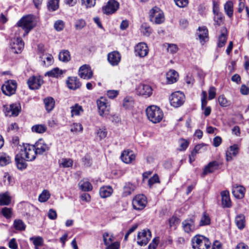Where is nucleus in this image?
Masks as SVG:
<instances>
[{
	"instance_id": "69168bd1",
	"label": "nucleus",
	"mask_w": 249,
	"mask_h": 249,
	"mask_svg": "<svg viewBox=\"0 0 249 249\" xmlns=\"http://www.w3.org/2000/svg\"><path fill=\"white\" fill-rule=\"evenodd\" d=\"M168 47L167 50L168 52L171 53H175L177 52L178 47L177 45L174 44H168Z\"/></svg>"
},
{
	"instance_id": "2f4dec72",
	"label": "nucleus",
	"mask_w": 249,
	"mask_h": 249,
	"mask_svg": "<svg viewBox=\"0 0 249 249\" xmlns=\"http://www.w3.org/2000/svg\"><path fill=\"white\" fill-rule=\"evenodd\" d=\"M227 29L223 27L221 30V34L218 38V46L219 47H222L225 45L227 41Z\"/></svg>"
},
{
	"instance_id": "9b49d317",
	"label": "nucleus",
	"mask_w": 249,
	"mask_h": 249,
	"mask_svg": "<svg viewBox=\"0 0 249 249\" xmlns=\"http://www.w3.org/2000/svg\"><path fill=\"white\" fill-rule=\"evenodd\" d=\"M17 86V83L15 80H8L1 87V90L5 95L11 96L15 93Z\"/></svg>"
},
{
	"instance_id": "5701e85b",
	"label": "nucleus",
	"mask_w": 249,
	"mask_h": 249,
	"mask_svg": "<svg viewBox=\"0 0 249 249\" xmlns=\"http://www.w3.org/2000/svg\"><path fill=\"white\" fill-rule=\"evenodd\" d=\"M68 87L71 89L75 90L79 88L81 84L76 77H69L66 81Z\"/></svg>"
},
{
	"instance_id": "4c0bfd02",
	"label": "nucleus",
	"mask_w": 249,
	"mask_h": 249,
	"mask_svg": "<svg viewBox=\"0 0 249 249\" xmlns=\"http://www.w3.org/2000/svg\"><path fill=\"white\" fill-rule=\"evenodd\" d=\"M59 0H48L47 7L49 11L53 12L59 8Z\"/></svg>"
},
{
	"instance_id": "4be33fe9",
	"label": "nucleus",
	"mask_w": 249,
	"mask_h": 249,
	"mask_svg": "<svg viewBox=\"0 0 249 249\" xmlns=\"http://www.w3.org/2000/svg\"><path fill=\"white\" fill-rule=\"evenodd\" d=\"M122 160L126 163H131L135 159V155L131 150H124L121 156Z\"/></svg>"
},
{
	"instance_id": "4d7b16f0",
	"label": "nucleus",
	"mask_w": 249,
	"mask_h": 249,
	"mask_svg": "<svg viewBox=\"0 0 249 249\" xmlns=\"http://www.w3.org/2000/svg\"><path fill=\"white\" fill-rule=\"evenodd\" d=\"M73 161L71 159H62L60 164L63 167L67 168L71 167L72 165Z\"/></svg>"
},
{
	"instance_id": "7c9ffc66",
	"label": "nucleus",
	"mask_w": 249,
	"mask_h": 249,
	"mask_svg": "<svg viewBox=\"0 0 249 249\" xmlns=\"http://www.w3.org/2000/svg\"><path fill=\"white\" fill-rule=\"evenodd\" d=\"M44 103L46 110L48 112L51 111L55 106V101L53 98L48 97L44 99Z\"/></svg>"
},
{
	"instance_id": "473e14b6",
	"label": "nucleus",
	"mask_w": 249,
	"mask_h": 249,
	"mask_svg": "<svg viewBox=\"0 0 249 249\" xmlns=\"http://www.w3.org/2000/svg\"><path fill=\"white\" fill-rule=\"evenodd\" d=\"M26 159L22 156H19V153L15 157V161L18 169L23 170L26 168L27 163L25 161Z\"/></svg>"
},
{
	"instance_id": "5fc2aeb1",
	"label": "nucleus",
	"mask_w": 249,
	"mask_h": 249,
	"mask_svg": "<svg viewBox=\"0 0 249 249\" xmlns=\"http://www.w3.org/2000/svg\"><path fill=\"white\" fill-rule=\"evenodd\" d=\"M141 31L143 35L146 36H149L152 33L151 28L146 24H142L141 26Z\"/></svg>"
},
{
	"instance_id": "f257e3e1",
	"label": "nucleus",
	"mask_w": 249,
	"mask_h": 249,
	"mask_svg": "<svg viewBox=\"0 0 249 249\" xmlns=\"http://www.w3.org/2000/svg\"><path fill=\"white\" fill-rule=\"evenodd\" d=\"M146 113L148 119L154 124L160 122L163 116L162 111L156 106L148 107L146 109Z\"/></svg>"
},
{
	"instance_id": "cd10ccee",
	"label": "nucleus",
	"mask_w": 249,
	"mask_h": 249,
	"mask_svg": "<svg viewBox=\"0 0 249 249\" xmlns=\"http://www.w3.org/2000/svg\"><path fill=\"white\" fill-rule=\"evenodd\" d=\"M218 167V163L216 161L210 162L204 168L202 175L203 176L209 173L213 172L217 169Z\"/></svg>"
},
{
	"instance_id": "6e6d98bb",
	"label": "nucleus",
	"mask_w": 249,
	"mask_h": 249,
	"mask_svg": "<svg viewBox=\"0 0 249 249\" xmlns=\"http://www.w3.org/2000/svg\"><path fill=\"white\" fill-rule=\"evenodd\" d=\"M179 223V219L176 216H172L169 219V224L170 227H174L175 229L176 228L177 226Z\"/></svg>"
},
{
	"instance_id": "6e6552de",
	"label": "nucleus",
	"mask_w": 249,
	"mask_h": 249,
	"mask_svg": "<svg viewBox=\"0 0 249 249\" xmlns=\"http://www.w3.org/2000/svg\"><path fill=\"white\" fill-rule=\"evenodd\" d=\"M21 111V106L19 103L16 102L9 106H4V112L6 116L16 117Z\"/></svg>"
},
{
	"instance_id": "79ce46f5",
	"label": "nucleus",
	"mask_w": 249,
	"mask_h": 249,
	"mask_svg": "<svg viewBox=\"0 0 249 249\" xmlns=\"http://www.w3.org/2000/svg\"><path fill=\"white\" fill-rule=\"evenodd\" d=\"M103 238L105 245L109 244L114 240L113 235L112 233L107 232H106L103 234Z\"/></svg>"
},
{
	"instance_id": "c9c22d12",
	"label": "nucleus",
	"mask_w": 249,
	"mask_h": 249,
	"mask_svg": "<svg viewBox=\"0 0 249 249\" xmlns=\"http://www.w3.org/2000/svg\"><path fill=\"white\" fill-rule=\"evenodd\" d=\"M63 74L62 70L58 68H54L50 71L45 73V76H48L49 77L58 78Z\"/></svg>"
},
{
	"instance_id": "774afa93",
	"label": "nucleus",
	"mask_w": 249,
	"mask_h": 249,
	"mask_svg": "<svg viewBox=\"0 0 249 249\" xmlns=\"http://www.w3.org/2000/svg\"><path fill=\"white\" fill-rule=\"evenodd\" d=\"M106 249H119L120 243L118 242H111L108 245H106Z\"/></svg>"
},
{
	"instance_id": "4468645a",
	"label": "nucleus",
	"mask_w": 249,
	"mask_h": 249,
	"mask_svg": "<svg viewBox=\"0 0 249 249\" xmlns=\"http://www.w3.org/2000/svg\"><path fill=\"white\" fill-rule=\"evenodd\" d=\"M43 83V81L40 76H32L27 81L28 85L32 89H38Z\"/></svg>"
},
{
	"instance_id": "ea45409f",
	"label": "nucleus",
	"mask_w": 249,
	"mask_h": 249,
	"mask_svg": "<svg viewBox=\"0 0 249 249\" xmlns=\"http://www.w3.org/2000/svg\"><path fill=\"white\" fill-rule=\"evenodd\" d=\"M224 10L229 17L231 18L233 15V3L231 1H227L224 5Z\"/></svg>"
},
{
	"instance_id": "13d9d810",
	"label": "nucleus",
	"mask_w": 249,
	"mask_h": 249,
	"mask_svg": "<svg viewBox=\"0 0 249 249\" xmlns=\"http://www.w3.org/2000/svg\"><path fill=\"white\" fill-rule=\"evenodd\" d=\"M83 126L80 123H73L71 126V131L72 132H82Z\"/></svg>"
},
{
	"instance_id": "c85d7f7f",
	"label": "nucleus",
	"mask_w": 249,
	"mask_h": 249,
	"mask_svg": "<svg viewBox=\"0 0 249 249\" xmlns=\"http://www.w3.org/2000/svg\"><path fill=\"white\" fill-rule=\"evenodd\" d=\"M113 193V189L110 186H103L99 191L100 196L102 198L110 196Z\"/></svg>"
},
{
	"instance_id": "f3484780",
	"label": "nucleus",
	"mask_w": 249,
	"mask_h": 249,
	"mask_svg": "<svg viewBox=\"0 0 249 249\" xmlns=\"http://www.w3.org/2000/svg\"><path fill=\"white\" fill-rule=\"evenodd\" d=\"M34 147L36 148L37 154L41 155L49 150L50 145L46 144L42 139H39L36 142Z\"/></svg>"
},
{
	"instance_id": "2eb2a0df",
	"label": "nucleus",
	"mask_w": 249,
	"mask_h": 249,
	"mask_svg": "<svg viewBox=\"0 0 249 249\" xmlns=\"http://www.w3.org/2000/svg\"><path fill=\"white\" fill-rule=\"evenodd\" d=\"M149 50L146 43L141 42L135 47V53L136 55L140 57H143L148 53Z\"/></svg>"
},
{
	"instance_id": "6ab92c4d",
	"label": "nucleus",
	"mask_w": 249,
	"mask_h": 249,
	"mask_svg": "<svg viewBox=\"0 0 249 249\" xmlns=\"http://www.w3.org/2000/svg\"><path fill=\"white\" fill-rule=\"evenodd\" d=\"M24 45V42L20 38L17 37L14 38L13 41V44H11L12 52L15 53H20L23 49Z\"/></svg>"
},
{
	"instance_id": "8fccbe9b",
	"label": "nucleus",
	"mask_w": 249,
	"mask_h": 249,
	"mask_svg": "<svg viewBox=\"0 0 249 249\" xmlns=\"http://www.w3.org/2000/svg\"><path fill=\"white\" fill-rule=\"evenodd\" d=\"M50 197V194L47 190H44L39 196L38 200L41 202L47 201Z\"/></svg>"
},
{
	"instance_id": "a878e982",
	"label": "nucleus",
	"mask_w": 249,
	"mask_h": 249,
	"mask_svg": "<svg viewBox=\"0 0 249 249\" xmlns=\"http://www.w3.org/2000/svg\"><path fill=\"white\" fill-rule=\"evenodd\" d=\"M222 197V205L223 208H230L231 206V202L230 198L229 192L224 191L221 193Z\"/></svg>"
},
{
	"instance_id": "bf43d9fd",
	"label": "nucleus",
	"mask_w": 249,
	"mask_h": 249,
	"mask_svg": "<svg viewBox=\"0 0 249 249\" xmlns=\"http://www.w3.org/2000/svg\"><path fill=\"white\" fill-rule=\"evenodd\" d=\"M223 21V16L222 14H218L214 15V25L216 26H219L221 25Z\"/></svg>"
},
{
	"instance_id": "09e8293b",
	"label": "nucleus",
	"mask_w": 249,
	"mask_h": 249,
	"mask_svg": "<svg viewBox=\"0 0 249 249\" xmlns=\"http://www.w3.org/2000/svg\"><path fill=\"white\" fill-rule=\"evenodd\" d=\"M31 241H33V243L35 246H42L44 244V240L42 237L36 236L32 237L30 238Z\"/></svg>"
},
{
	"instance_id": "603ef678",
	"label": "nucleus",
	"mask_w": 249,
	"mask_h": 249,
	"mask_svg": "<svg viewBox=\"0 0 249 249\" xmlns=\"http://www.w3.org/2000/svg\"><path fill=\"white\" fill-rule=\"evenodd\" d=\"M107 134V131L105 127L99 128L97 130L96 135L99 138L100 140L105 138Z\"/></svg>"
},
{
	"instance_id": "7ed1b4c3",
	"label": "nucleus",
	"mask_w": 249,
	"mask_h": 249,
	"mask_svg": "<svg viewBox=\"0 0 249 249\" xmlns=\"http://www.w3.org/2000/svg\"><path fill=\"white\" fill-rule=\"evenodd\" d=\"M33 16L27 15L23 17L17 23L18 27H21L25 31L24 36H25L34 28Z\"/></svg>"
},
{
	"instance_id": "f704fd0d",
	"label": "nucleus",
	"mask_w": 249,
	"mask_h": 249,
	"mask_svg": "<svg viewBox=\"0 0 249 249\" xmlns=\"http://www.w3.org/2000/svg\"><path fill=\"white\" fill-rule=\"evenodd\" d=\"M78 185L80 188L83 191L88 192L90 191L92 189V185L87 180H82L79 183Z\"/></svg>"
},
{
	"instance_id": "49530a36",
	"label": "nucleus",
	"mask_w": 249,
	"mask_h": 249,
	"mask_svg": "<svg viewBox=\"0 0 249 249\" xmlns=\"http://www.w3.org/2000/svg\"><path fill=\"white\" fill-rule=\"evenodd\" d=\"M13 225L15 229L18 231H24L26 228V225L24 222L20 219L15 220Z\"/></svg>"
},
{
	"instance_id": "dca6fc26",
	"label": "nucleus",
	"mask_w": 249,
	"mask_h": 249,
	"mask_svg": "<svg viewBox=\"0 0 249 249\" xmlns=\"http://www.w3.org/2000/svg\"><path fill=\"white\" fill-rule=\"evenodd\" d=\"M182 225L184 231L186 233L194 232L196 229L195 224V218L193 217L184 220Z\"/></svg>"
},
{
	"instance_id": "864d4df0",
	"label": "nucleus",
	"mask_w": 249,
	"mask_h": 249,
	"mask_svg": "<svg viewBox=\"0 0 249 249\" xmlns=\"http://www.w3.org/2000/svg\"><path fill=\"white\" fill-rule=\"evenodd\" d=\"M65 22L62 20H57L54 23V28L58 32L61 31L65 27Z\"/></svg>"
},
{
	"instance_id": "37998d69",
	"label": "nucleus",
	"mask_w": 249,
	"mask_h": 249,
	"mask_svg": "<svg viewBox=\"0 0 249 249\" xmlns=\"http://www.w3.org/2000/svg\"><path fill=\"white\" fill-rule=\"evenodd\" d=\"M11 162V158L5 153L0 155V165L4 166Z\"/></svg>"
},
{
	"instance_id": "bb28decb",
	"label": "nucleus",
	"mask_w": 249,
	"mask_h": 249,
	"mask_svg": "<svg viewBox=\"0 0 249 249\" xmlns=\"http://www.w3.org/2000/svg\"><path fill=\"white\" fill-rule=\"evenodd\" d=\"M135 189L136 186L134 184L129 182L126 183L123 187L122 196L126 197L130 195L135 191Z\"/></svg>"
},
{
	"instance_id": "e433bc0d",
	"label": "nucleus",
	"mask_w": 249,
	"mask_h": 249,
	"mask_svg": "<svg viewBox=\"0 0 249 249\" xmlns=\"http://www.w3.org/2000/svg\"><path fill=\"white\" fill-rule=\"evenodd\" d=\"M236 226L239 229H243L245 226V216L243 214H239L236 216L235 219Z\"/></svg>"
},
{
	"instance_id": "39448f33",
	"label": "nucleus",
	"mask_w": 249,
	"mask_h": 249,
	"mask_svg": "<svg viewBox=\"0 0 249 249\" xmlns=\"http://www.w3.org/2000/svg\"><path fill=\"white\" fill-rule=\"evenodd\" d=\"M171 105L174 107L181 106L185 102V95L181 91H178L173 93L169 97Z\"/></svg>"
},
{
	"instance_id": "c03bdc74",
	"label": "nucleus",
	"mask_w": 249,
	"mask_h": 249,
	"mask_svg": "<svg viewBox=\"0 0 249 249\" xmlns=\"http://www.w3.org/2000/svg\"><path fill=\"white\" fill-rule=\"evenodd\" d=\"M134 104V102L132 97H126L124 99L123 106L125 108L129 109L133 107Z\"/></svg>"
},
{
	"instance_id": "20e7f679",
	"label": "nucleus",
	"mask_w": 249,
	"mask_h": 249,
	"mask_svg": "<svg viewBox=\"0 0 249 249\" xmlns=\"http://www.w3.org/2000/svg\"><path fill=\"white\" fill-rule=\"evenodd\" d=\"M35 150L34 146L26 144L24 145L23 149H21L19 156H22L27 161H32L35 159L37 154Z\"/></svg>"
},
{
	"instance_id": "393cba45",
	"label": "nucleus",
	"mask_w": 249,
	"mask_h": 249,
	"mask_svg": "<svg viewBox=\"0 0 249 249\" xmlns=\"http://www.w3.org/2000/svg\"><path fill=\"white\" fill-rule=\"evenodd\" d=\"M198 32L197 33L200 42L203 44L208 38V31L205 26L199 27L198 28Z\"/></svg>"
},
{
	"instance_id": "f03ea898",
	"label": "nucleus",
	"mask_w": 249,
	"mask_h": 249,
	"mask_svg": "<svg viewBox=\"0 0 249 249\" xmlns=\"http://www.w3.org/2000/svg\"><path fill=\"white\" fill-rule=\"evenodd\" d=\"M192 247L194 249H209L211 242L209 239L202 235H196L192 240Z\"/></svg>"
},
{
	"instance_id": "a19ab883",
	"label": "nucleus",
	"mask_w": 249,
	"mask_h": 249,
	"mask_svg": "<svg viewBox=\"0 0 249 249\" xmlns=\"http://www.w3.org/2000/svg\"><path fill=\"white\" fill-rule=\"evenodd\" d=\"M210 222L211 219L209 215L206 212H204L200 220L199 226H203L208 225L210 224Z\"/></svg>"
},
{
	"instance_id": "58836bf2",
	"label": "nucleus",
	"mask_w": 249,
	"mask_h": 249,
	"mask_svg": "<svg viewBox=\"0 0 249 249\" xmlns=\"http://www.w3.org/2000/svg\"><path fill=\"white\" fill-rule=\"evenodd\" d=\"M59 59L63 62H67L71 59V55L69 51L63 50L59 53Z\"/></svg>"
},
{
	"instance_id": "72a5a7b5",
	"label": "nucleus",
	"mask_w": 249,
	"mask_h": 249,
	"mask_svg": "<svg viewBox=\"0 0 249 249\" xmlns=\"http://www.w3.org/2000/svg\"><path fill=\"white\" fill-rule=\"evenodd\" d=\"M11 201V198L8 192L0 194V205H8Z\"/></svg>"
},
{
	"instance_id": "1a4fd4ad",
	"label": "nucleus",
	"mask_w": 249,
	"mask_h": 249,
	"mask_svg": "<svg viewBox=\"0 0 249 249\" xmlns=\"http://www.w3.org/2000/svg\"><path fill=\"white\" fill-rule=\"evenodd\" d=\"M151 238V232L149 229H145L138 233L137 244L141 246H145L148 244Z\"/></svg>"
},
{
	"instance_id": "b1692460",
	"label": "nucleus",
	"mask_w": 249,
	"mask_h": 249,
	"mask_svg": "<svg viewBox=\"0 0 249 249\" xmlns=\"http://www.w3.org/2000/svg\"><path fill=\"white\" fill-rule=\"evenodd\" d=\"M245 189L244 187L234 185L232 187V193L237 198H242L244 196Z\"/></svg>"
},
{
	"instance_id": "0eeeda50",
	"label": "nucleus",
	"mask_w": 249,
	"mask_h": 249,
	"mask_svg": "<svg viewBox=\"0 0 249 249\" xmlns=\"http://www.w3.org/2000/svg\"><path fill=\"white\" fill-rule=\"evenodd\" d=\"M150 20L156 24H160L164 20L163 12L158 7H154L149 12Z\"/></svg>"
},
{
	"instance_id": "a18cd8bd",
	"label": "nucleus",
	"mask_w": 249,
	"mask_h": 249,
	"mask_svg": "<svg viewBox=\"0 0 249 249\" xmlns=\"http://www.w3.org/2000/svg\"><path fill=\"white\" fill-rule=\"evenodd\" d=\"M71 108L72 116H73L74 115H79L80 113L83 111L82 107L77 104L72 106Z\"/></svg>"
},
{
	"instance_id": "0e129e2a",
	"label": "nucleus",
	"mask_w": 249,
	"mask_h": 249,
	"mask_svg": "<svg viewBox=\"0 0 249 249\" xmlns=\"http://www.w3.org/2000/svg\"><path fill=\"white\" fill-rule=\"evenodd\" d=\"M53 57L51 54H48L46 57V60H43L42 63L44 66L48 67L53 64Z\"/></svg>"
},
{
	"instance_id": "9d476101",
	"label": "nucleus",
	"mask_w": 249,
	"mask_h": 249,
	"mask_svg": "<svg viewBox=\"0 0 249 249\" xmlns=\"http://www.w3.org/2000/svg\"><path fill=\"white\" fill-rule=\"evenodd\" d=\"M147 204V198L143 195H138L132 200V206L134 209L142 210Z\"/></svg>"
},
{
	"instance_id": "e2e57ef3",
	"label": "nucleus",
	"mask_w": 249,
	"mask_h": 249,
	"mask_svg": "<svg viewBox=\"0 0 249 249\" xmlns=\"http://www.w3.org/2000/svg\"><path fill=\"white\" fill-rule=\"evenodd\" d=\"M1 213L6 218L11 217L12 214L11 209L9 208L4 207L1 209Z\"/></svg>"
},
{
	"instance_id": "3c124183",
	"label": "nucleus",
	"mask_w": 249,
	"mask_h": 249,
	"mask_svg": "<svg viewBox=\"0 0 249 249\" xmlns=\"http://www.w3.org/2000/svg\"><path fill=\"white\" fill-rule=\"evenodd\" d=\"M218 103L221 107H226L231 105V102L228 101L223 95H220L218 97Z\"/></svg>"
},
{
	"instance_id": "412c9836",
	"label": "nucleus",
	"mask_w": 249,
	"mask_h": 249,
	"mask_svg": "<svg viewBox=\"0 0 249 249\" xmlns=\"http://www.w3.org/2000/svg\"><path fill=\"white\" fill-rule=\"evenodd\" d=\"M92 74L90 67L87 65H84L79 68V75L81 78L89 79L92 77Z\"/></svg>"
},
{
	"instance_id": "052dcab7",
	"label": "nucleus",
	"mask_w": 249,
	"mask_h": 249,
	"mask_svg": "<svg viewBox=\"0 0 249 249\" xmlns=\"http://www.w3.org/2000/svg\"><path fill=\"white\" fill-rule=\"evenodd\" d=\"M178 142L179 144V150H185L188 147L189 143L188 141L183 139H180L179 140Z\"/></svg>"
},
{
	"instance_id": "680f3d73",
	"label": "nucleus",
	"mask_w": 249,
	"mask_h": 249,
	"mask_svg": "<svg viewBox=\"0 0 249 249\" xmlns=\"http://www.w3.org/2000/svg\"><path fill=\"white\" fill-rule=\"evenodd\" d=\"M86 25V22L84 19H79L76 21L74 26L76 30H81Z\"/></svg>"
},
{
	"instance_id": "de8ad7c7",
	"label": "nucleus",
	"mask_w": 249,
	"mask_h": 249,
	"mask_svg": "<svg viewBox=\"0 0 249 249\" xmlns=\"http://www.w3.org/2000/svg\"><path fill=\"white\" fill-rule=\"evenodd\" d=\"M32 130L37 133H43L47 130V127L44 124H36L33 126Z\"/></svg>"
},
{
	"instance_id": "ddd939ff",
	"label": "nucleus",
	"mask_w": 249,
	"mask_h": 249,
	"mask_svg": "<svg viewBox=\"0 0 249 249\" xmlns=\"http://www.w3.org/2000/svg\"><path fill=\"white\" fill-rule=\"evenodd\" d=\"M119 3L115 0H109L107 5L103 7L104 13L107 15L114 13L119 8Z\"/></svg>"
},
{
	"instance_id": "aec40b11",
	"label": "nucleus",
	"mask_w": 249,
	"mask_h": 249,
	"mask_svg": "<svg viewBox=\"0 0 249 249\" xmlns=\"http://www.w3.org/2000/svg\"><path fill=\"white\" fill-rule=\"evenodd\" d=\"M239 146L237 144H234L230 146L226 151V157L227 161L232 160L233 157H236L239 152Z\"/></svg>"
},
{
	"instance_id": "a211bd4d",
	"label": "nucleus",
	"mask_w": 249,
	"mask_h": 249,
	"mask_svg": "<svg viewBox=\"0 0 249 249\" xmlns=\"http://www.w3.org/2000/svg\"><path fill=\"white\" fill-rule=\"evenodd\" d=\"M121 59V55L118 51H113L108 53L107 60L113 66H117Z\"/></svg>"
},
{
	"instance_id": "f8f14e48",
	"label": "nucleus",
	"mask_w": 249,
	"mask_h": 249,
	"mask_svg": "<svg viewBox=\"0 0 249 249\" xmlns=\"http://www.w3.org/2000/svg\"><path fill=\"white\" fill-rule=\"evenodd\" d=\"M136 90L137 95L144 98L151 96L153 93V89L151 87L146 84H140L136 88Z\"/></svg>"
},
{
	"instance_id": "c756f323",
	"label": "nucleus",
	"mask_w": 249,
	"mask_h": 249,
	"mask_svg": "<svg viewBox=\"0 0 249 249\" xmlns=\"http://www.w3.org/2000/svg\"><path fill=\"white\" fill-rule=\"evenodd\" d=\"M178 73L175 70H170L166 74L167 83L169 84H173L177 81Z\"/></svg>"
},
{
	"instance_id": "338daca9",
	"label": "nucleus",
	"mask_w": 249,
	"mask_h": 249,
	"mask_svg": "<svg viewBox=\"0 0 249 249\" xmlns=\"http://www.w3.org/2000/svg\"><path fill=\"white\" fill-rule=\"evenodd\" d=\"M160 182L159 178L157 175H155L152 178H150L148 180V185L151 188L152 185L156 183Z\"/></svg>"
},
{
	"instance_id": "423d86ee",
	"label": "nucleus",
	"mask_w": 249,
	"mask_h": 249,
	"mask_svg": "<svg viewBox=\"0 0 249 249\" xmlns=\"http://www.w3.org/2000/svg\"><path fill=\"white\" fill-rule=\"evenodd\" d=\"M96 103L98 112L101 116H106L109 113L110 105L106 98L101 97L97 100Z\"/></svg>"
}]
</instances>
